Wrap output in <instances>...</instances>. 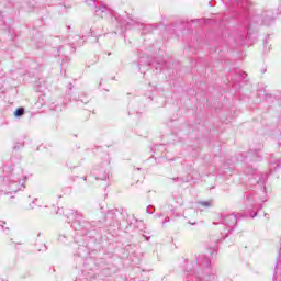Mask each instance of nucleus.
Segmentation results:
<instances>
[{"mask_svg": "<svg viewBox=\"0 0 281 281\" xmlns=\"http://www.w3.org/2000/svg\"><path fill=\"white\" fill-rule=\"evenodd\" d=\"M201 205H202L203 207H210V202H201Z\"/></svg>", "mask_w": 281, "mask_h": 281, "instance_id": "2", "label": "nucleus"}, {"mask_svg": "<svg viewBox=\"0 0 281 281\" xmlns=\"http://www.w3.org/2000/svg\"><path fill=\"white\" fill-rule=\"evenodd\" d=\"M23 113H25V109L19 108L18 110H15L14 115H15V117H21V115H23Z\"/></svg>", "mask_w": 281, "mask_h": 281, "instance_id": "1", "label": "nucleus"}]
</instances>
